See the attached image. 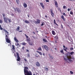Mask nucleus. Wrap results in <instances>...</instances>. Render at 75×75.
<instances>
[{
    "label": "nucleus",
    "mask_w": 75,
    "mask_h": 75,
    "mask_svg": "<svg viewBox=\"0 0 75 75\" xmlns=\"http://www.w3.org/2000/svg\"><path fill=\"white\" fill-rule=\"evenodd\" d=\"M45 37H46V38H47V36H45Z\"/></svg>",
    "instance_id": "338daca9"
},
{
    "label": "nucleus",
    "mask_w": 75,
    "mask_h": 75,
    "mask_svg": "<svg viewBox=\"0 0 75 75\" xmlns=\"http://www.w3.org/2000/svg\"><path fill=\"white\" fill-rule=\"evenodd\" d=\"M5 33V40H6V41L7 43H10V40L9 39H8V37L7 35H8V34H7V33Z\"/></svg>",
    "instance_id": "7ed1b4c3"
},
{
    "label": "nucleus",
    "mask_w": 75,
    "mask_h": 75,
    "mask_svg": "<svg viewBox=\"0 0 75 75\" xmlns=\"http://www.w3.org/2000/svg\"><path fill=\"white\" fill-rule=\"evenodd\" d=\"M70 73L71 74H74V72L72 71H70Z\"/></svg>",
    "instance_id": "4c0bfd02"
},
{
    "label": "nucleus",
    "mask_w": 75,
    "mask_h": 75,
    "mask_svg": "<svg viewBox=\"0 0 75 75\" xmlns=\"http://www.w3.org/2000/svg\"><path fill=\"white\" fill-rule=\"evenodd\" d=\"M65 48H65V49H66V50H68V47H66Z\"/></svg>",
    "instance_id": "5fc2aeb1"
},
{
    "label": "nucleus",
    "mask_w": 75,
    "mask_h": 75,
    "mask_svg": "<svg viewBox=\"0 0 75 75\" xmlns=\"http://www.w3.org/2000/svg\"><path fill=\"white\" fill-rule=\"evenodd\" d=\"M63 50H64V51H66V52H67V50H66L64 48Z\"/></svg>",
    "instance_id": "49530a36"
},
{
    "label": "nucleus",
    "mask_w": 75,
    "mask_h": 75,
    "mask_svg": "<svg viewBox=\"0 0 75 75\" xmlns=\"http://www.w3.org/2000/svg\"><path fill=\"white\" fill-rule=\"evenodd\" d=\"M61 28H62V29H63V28H64V27H63V25H62V24H61Z\"/></svg>",
    "instance_id": "e433bc0d"
},
{
    "label": "nucleus",
    "mask_w": 75,
    "mask_h": 75,
    "mask_svg": "<svg viewBox=\"0 0 75 75\" xmlns=\"http://www.w3.org/2000/svg\"><path fill=\"white\" fill-rule=\"evenodd\" d=\"M60 52L63 54H64V50L63 49H62L61 51H60Z\"/></svg>",
    "instance_id": "393cba45"
},
{
    "label": "nucleus",
    "mask_w": 75,
    "mask_h": 75,
    "mask_svg": "<svg viewBox=\"0 0 75 75\" xmlns=\"http://www.w3.org/2000/svg\"><path fill=\"white\" fill-rule=\"evenodd\" d=\"M55 5L56 7H58V3H57V2H55Z\"/></svg>",
    "instance_id": "5701e85b"
},
{
    "label": "nucleus",
    "mask_w": 75,
    "mask_h": 75,
    "mask_svg": "<svg viewBox=\"0 0 75 75\" xmlns=\"http://www.w3.org/2000/svg\"><path fill=\"white\" fill-rule=\"evenodd\" d=\"M49 56L51 59H54V57L52 56V55H50V54H49Z\"/></svg>",
    "instance_id": "2eb2a0df"
},
{
    "label": "nucleus",
    "mask_w": 75,
    "mask_h": 75,
    "mask_svg": "<svg viewBox=\"0 0 75 75\" xmlns=\"http://www.w3.org/2000/svg\"><path fill=\"white\" fill-rule=\"evenodd\" d=\"M69 54H70L68 55V54H66V57L67 58V59L65 58V57H63L66 62H68V60L69 61V62H72V61H73L72 59H74V58L71 57V55H72L74 54V52H72L70 53H69Z\"/></svg>",
    "instance_id": "f257e3e1"
},
{
    "label": "nucleus",
    "mask_w": 75,
    "mask_h": 75,
    "mask_svg": "<svg viewBox=\"0 0 75 75\" xmlns=\"http://www.w3.org/2000/svg\"><path fill=\"white\" fill-rule=\"evenodd\" d=\"M46 2H49V0H46Z\"/></svg>",
    "instance_id": "864d4df0"
},
{
    "label": "nucleus",
    "mask_w": 75,
    "mask_h": 75,
    "mask_svg": "<svg viewBox=\"0 0 75 75\" xmlns=\"http://www.w3.org/2000/svg\"><path fill=\"white\" fill-rule=\"evenodd\" d=\"M55 42H57V41H55Z\"/></svg>",
    "instance_id": "69168bd1"
},
{
    "label": "nucleus",
    "mask_w": 75,
    "mask_h": 75,
    "mask_svg": "<svg viewBox=\"0 0 75 75\" xmlns=\"http://www.w3.org/2000/svg\"><path fill=\"white\" fill-rule=\"evenodd\" d=\"M50 11H51V15L52 16V17H54V13H53V11L52 10V9L51 8L50 9Z\"/></svg>",
    "instance_id": "1a4fd4ad"
},
{
    "label": "nucleus",
    "mask_w": 75,
    "mask_h": 75,
    "mask_svg": "<svg viewBox=\"0 0 75 75\" xmlns=\"http://www.w3.org/2000/svg\"><path fill=\"white\" fill-rule=\"evenodd\" d=\"M2 15L3 17H4L6 16V15L5 14H3Z\"/></svg>",
    "instance_id": "37998d69"
},
{
    "label": "nucleus",
    "mask_w": 75,
    "mask_h": 75,
    "mask_svg": "<svg viewBox=\"0 0 75 75\" xmlns=\"http://www.w3.org/2000/svg\"><path fill=\"white\" fill-rule=\"evenodd\" d=\"M63 48H65V45H63Z\"/></svg>",
    "instance_id": "4d7b16f0"
},
{
    "label": "nucleus",
    "mask_w": 75,
    "mask_h": 75,
    "mask_svg": "<svg viewBox=\"0 0 75 75\" xmlns=\"http://www.w3.org/2000/svg\"><path fill=\"white\" fill-rule=\"evenodd\" d=\"M11 16H14V14L13 13H12L11 14Z\"/></svg>",
    "instance_id": "09e8293b"
},
{
    "label": "nucleus",
    "mask_w": 75,
    "mask_h": 75,
    "mask_svg": "<svg viewBox=\"0 0 75 75\" xmlns=\"http://www.w3.org/2000/svg\"><path fill=\"white\" fill-rule=\"evenodd\" d=\"M0 30H3L5 32V33H7V34H8V32H7V30H6L4 28H3L1 27V25L0 24Z\"/></svg>",
    "instance_id": "0eeeda50"
},
{
    "label": "nucleus",
    "mask_w": 75,
    "mask_h": 75,
    "mask_svg": "<svg viewBox=\"0 0 75 75\" xmlns=\"http://www.w3.org/2000/svg\"><path fill=\"white\" fill-rule=\"evenodd\" d=\"M28 44L30 45H34V44H33V43L32 42H29Z\"/></svg>",
    "instance_id": "aec40b11"
},
{
    "label": "nucleus",
    "mask_w": 75,
    "mask_h": 75,
    "mask_svg": "<svg viewBox=\"0 0 75 75\" xmlns=\"http://www.w3.org/2000/svg\"><path fill=\"white\" fill-rule=\"evenodd\" d=\"M25 22L26 23H27V24H28V23H30V22H29V21H28L27 20H25Z\"/></svg>",
    "instance_id": "a878e982"
},
{
    "label": "nucleus",
    "mask_w": 75,
    "mask_h": 75,
    "mask_svg": "<svg viewBox=\"0 0 75 75\" xmlns=\"http://www.w3.org/2000/svg\"><path fill=\"white\" fill-rule=\"evenodd\" d=\"M37 21H35V23H37V24H40V20L38 19H37Z\"/></svg>",
    "instance_id": "ddd939ff"
},
{
    "label": "nucleus",
    "mask_w": 75,
    "mask_h": 75,
    "mask_svg": "<svg viewBox=\"0 0 75 75\" xmlns=\"http://www.w3.org/2000/svg\"><path fill=\"white\" fill-rule=\"evenodd\" d=\"M70 13L71 15H73L74 14V13L72 11H71Z\"/></svg>",
    "instance_id": "72a5a7b5"
},
{
    "label": "nucleus",
    "mask_w": 75,
    "mask_h": 75,
    "mask_svg": "<svg viewBox=\"0 0 75 75\" xmlns=\"http://www.w3.org/2000/svg\"><path fill=\"white\" fill-rule=\"evenodd\" d=\"M21 44H22V45H25L26 44H27V43L25 42H23Z\"/></svg>",
    "instance_id": "c756f323"
},
{
    "label": "nucleus",
    "mask_w": 75,
    "mask_h": 75,
    "mask_svg": "<svg viewBox=\"0 0 75 75\" xmlns=\"http://www.w3.org/2000/svg\"><path fill=\"white\" fill-rule=\"evenodd\" d=\"M43 23H42V24L40 25L41 26H43L44 25V22H42Z\"/></svg>",
    "instance_id": "a19ab883"
},
{
    "label": "nucleus",
    "mask_w": 75,
    "mask_h": 75,
    "mask_svg": "<svg viewBox=\"0 0 75 75\" xmlns=\"http://www.w3.org/2000/svg\"><path fill=\"white\" fill-rule=\"evenodd\" d=\"M65 7H67V6H63V8H64V9L65 8Z\"/></svg>",
    "instance_id": "79ce46f5"
},
{
    "label": "nucleus",
    "mask_w": 75,
    "mask_h": 75,
    "mask_svg": "<svg viewBox=\"0 0 75 75\" xmlns=\"http://www.w3.org/2000/svg\"><path fill=\"white\" fill-rule=\"evenodd\" d=\"M23 6L25 8H26V7H27V5L25 3H23Z\"/></svg>",
    "instance_id": "f3484780"
},
{
    "label": "nucleus",
    "mask_w": 75,
    "mask_h": 75,
    "mask_svg": "<svg viewBox=\"0 0 75 75\" xmlns=\"http://www.w3.org/2000/svg\"><path fill=\"white\" fill-rule=\"evenodd\" d=\"M12 49L14 51H15V48L14 47V46L13 45H12Z\"/></svg>",
    "instance_id": "bb28decb"
},
{
    "label": "nucleus",
    "mask_w": 75,
    "mask_h": 75,
    "mask_svg": "<svg viewBox=\"0 0 75 75\" xmlns=\"http://www.w3.org/2000/svg\"><path fill=\"white\" fill-rule=\"evenodd\" d=\"M25 35L26 38H27L26 39V41H28V42H30V41H31V40H30V38L28 37V36L26 35L25 34Z\"/></svg>",
    "instance_id": "6e6552de"
},
{
    "label": "nucleus",
    "mask_w": 75,
    "mask_h": 75,
    "mask_svg": "<svg viewBox=\"0 0 75 75\" xmlns=\"http://www.w3.org/2000/svg\"><path fill=\"white\" fill-rule=\"evenodd\" d=\"M40 4L41 5V6H42V7L43 8H45V6H44V4H43V3H40Z\"/></svg>",
    "instance_id": "f8f14e48"
},
{
    "label": "nucleus",
    "mask_w": 75,
    "mask_h": 75,
    "mask_svg": "<svg viewBox=\"0 0 75 75\" xmlns=\"http://www.w3.org/2000/svg\"><path fill=\"white\" fill-rule=\"evenodd\" d=\"M52 34L53 35H55V34H56V33L55 32V31L54 30H52Z\"/></svg>",
    "instance_id": "a211bd4d"
},
{
    "label": "nucleus",
    "mask_w": 75,
    "mask_h": 75,
    "mask_svg": "<svg viewBox=\"0 0 75 75\" xmlns=\"http://www.w3.org/2000/svg\"><path fill=\"white\" fill-rule=\"evenodd\" d=\"M4 20L6 23H8V18H7L4 17Z\"/></svg>",
    "instance_id": "9d476101"
},
{
    "label": "nucleus",
    "mask_w": 75,
    "mask_h": 75,
    "mask_svg": "<svg viewBox=\"0 0 75 75\" xmlns=\"http://www.w3.org/2000/svg\"><path fill=\"white\" fill-rule=\"evenodd\" d=\"M54 24H55V25H56L57 26H58V24H57V23H56V21H55V20L54 19Z\"/></svg>",
    "instance_id": "412c9836"
},
{
    "label": "nucleus",
    "mask_w": 75,
    "mask_h": 75,
    "mask_svg": "<svg viewBox=\"0 0 75 75\" xmlns=\"http://www.w3.org/2000/svg\"><path fill=\"white\" fill-rule=\"evenodd\" d=\"M46 67H47V66H46L45 67V71H48V68Z\"/></svg>",
    "instance_id": "6ab92c4d"
},
{
    "label": "nucleus",
    "mask_w": 75,
    "mask_h": 75,
    "mask_svg": "<svg viewBox=\"0 0 75 75\" xmlns=\"http://www.w3.org/2000/svg\"><path fill=\"white\" fill-rule=\"evenodd\" d=\"M28 17H30V16L28 15Z\"/></svg>",
    "instance_id": "0e129e2a"
},
{
    "label": "nucleus",
    "mask_w": 75,
    "mask_h": 75,
    "mask_svg": "<svg viewBox=\"0 0 75 75\" xmlns=\"http://www.w3.org/2000/svg\"><path fill=\"white\" fill-rule=\"evenodd\" d=\"M14 9L15 10V12H17L18 13H21V10L20 9V8H18L16 7V8H14Z\"/></svg>",
    "instance_id": "20e7f679"
},
{
    "label": "nucleus",
    "mask_w": 75,
    "mask_h": 75,
    "mask_svg": "<svg viewBox=\"0 0 75 75\" xmlns=\"http://www.w3.org/2000/svg\"><path fill=\"white\" fill-rule=\"evenodd\" d=\"M35 56H36V58H38V55L37 56V55H35Z\"/></svg>",
    "instance_id": "6e6d98bb"
},
{
    "label": "nucleus",
    "mask_w": 75,
    "mask_h": 75,
    "mask_svg": "<svg viewBox=\"0 0 75 75\" xmlns=\"http://www.w3.org/2000/svg\"><path fill=\"white\" fill-rule=\"evenodd\" d=\"M14 40L16 42H18L19 41L18 40H17V38H16V37H15L14 38Z\"/></svg>",
    "instance_id": "4468645a"
},
{
    "label": "nucleus",
    "mask_w": 75,
    "mask_h": 75,
    "mask_svg": "<svg viewBox=\"0 0 75 75\" xmlns=\"http://www.w3.org/2000/svg\"><path fill=\"white\" fill-rule=\"evenodd\" d=\"M24 61H26V62H27V59H24Z\"/></svg>",
    "instance_id": "603ef678"
},
{
    "label": "nucleus",
    "mask_w": 75,
    "mask_h": 75,
    "mask_svg": "<svg viewBox=\"0 0 75 75\" xmlns=\"http://www.w3.org/2000/svg\"><path fill=\"white\" fill-rule=\"evenodd\" d=\"M25 21V20H23V21Z\"/></svg>",
    "instance_id": "774afa93"
},
{
    "label": "nucleus",
    "mask_w": 75,
    "mask_h": 75,
    "mask_svg": "<svg viewBox=\"0 0 75 75\" xmlns=\"http://www.w3.org/2000/svg\"><path fill=\"white\" fill-rule=\"evenodd\" d=\"M19 32H20L21 33L22 32V30H21V31H19Z\"/></svg>",
    "instance_id": "052dcab7"
},
{
    "label": "nucleus",
    "mask_w": 75,
    "mask_h": 75,
    "mask_svg": "<svg viewBox=\"0 0 75 75\" xmlns=\"http://www.w3.org/2000/svg\"><path fill=\"white\" fill-rule=\"evenodd\" d=\"M27 57L30 58V54L29 53H28L27 54Z\"/></svg>",
    "instance_id": "ea45409f"
},
{
    "label": "nucleus",
    "mask_w": 75,
    "mask_h": 75,
    "mask_svg": "<svg viewBox=\"0 0 75 75\" xmlns=\"http://www.w3.org/2000/svg\"><path fill=\"white\" fill-rule=\"evenodd\" d=\"M42 48H44L46 51H49V48L47 45H43L42 46Z\"/></svg>",
    "instance_id": "39448f33"
},
{
    "label": "nucleus",
    "mask_w": 75,
    "mask_h": 75,
    "mask_svg": "<svg viewBox=\"0 0 75 75\" xmlns=\"http://www.w3.org/2000/svg\"><path fill=\"white\" fill-rule=\"evenodd\" d=\"M3 23V20L0 19V23H1V24H2Z\"/></svg>",
    "instance_id": "f704fd0d"
},
{
    "label": "nucleus",
    "mask_w": 75,
    "mask_h": 75,
    "mask_svg": "<svg viewBox=\"0 0 75 75\" xmlns=\"http://www.w3.org/2000/svg\"><path fill=\"white\" fill-rule=\"evenodd\" d=\"M8 20L9 23H10L11 22V19L8 18Z\"/></svg>",
    "instance_id": "2f4dec72"
},
{
    "label": "nucleus",
    "mask_w": 75,
    "mask_h": 75,
    "mask_svg": "<svg viewBox=\"0 0 75 75\" xmlns=\"http://www.w3.org/2000/svg\"><path fill=\"white\" fill-rule=\"evenodd\" d=\"M74 50V48H73L72 47L70 48V50H71V51H72V50Z\"/></svg>",
    "instance_id": "58836bf2"
},
{
    "label": "nucleus",
    "mask_w": 75,
    "mask_h": 75,
    "mask_svg": "<svg viewBox=\"0 0 75 75\" xmlns=\"http://www.w3.org/2000/svg\"><path fill=\"white\" fill-rule=\"evenodd\" d=\"M32 37H33V38H35V37L34 36H32Z\"/></svg>",
    "instance_id": "bf43d9fd"
},
{
    "label": "nucleus",
    "mask_w": 75,
    "mask_h": 75,
    "mask_svg": "<svg viewBox=\"0 0 75 75\" xmlns=\"http://www.w3.org/2000/svg\"><path fill=\"white\" fill-rule=\"evenodd\" d=\"M26 52H29V50H26Z\"/></svg>",
    "instance_id": "8fccbe9b"
},
{
    "label": "nucleus",
    "mask_w": 75,
    "mask_h": 75,
    "mask_svg": "<svg viewBox=\"0 0 75 75\" xmlns=\"http://www.w3.org/2000/svg\"><path fill=\"white\" fill-rule=\"evenodd\" d=\"M16 45V46H18V45L19 47H20V44H19V43H17Z\"/></svg>",
    "instance_id": "c9c22d12"
},
{
    "label": "nucleus",
    "mask_w": 75,
    "mask_h": 75,
    "mask_svg": "<svg viewBox=\"0 0 75 75\" xmlns=\"http://www.w3.org/2000/svg\"><path fill=\"white\" fill-rule=\"evenodd\" d=\"M16 1L18 4H19L20 3V1L19 0H16Z\"/></svg>",
    "instance_id": "b1692460"
},
{
    "label": "nucleus",
    "mask_w": 75,
    "mask_h": 75,
    "mask_svg": "<svg viewBox=\"0 0 75 75\" xmlns=\"http://www.w3.org/2000/svg\"><path fill=\"white\" fill-rule=\"evenodd\" d=\"M63 15L64 16H66V14H65V13H63Z\"/></svg>",
    "instance_id": "de8ad7c7"
},
{
    "label": "nucleus",
    "mask_w": 75,
    "mask_h": 75,
    "mask_svg": "<svg viewBox=\"0 0 75 75\" xmlns=\"http://www.w3.org/2000/svg\"><path fill=\"white\" fill-rule=\"evenodd\" d=\"M43 41H44V42H47V40H46L45 39H43Z\"/></svg>",
    "instance_id": "7c9ffc66"
},
{
    "label": "nucleus",
    "mask_w": 75,
    "mask_h": 75,
    "mask_svg": "<svg viewBox=\"0 0 75 75\" xmlns=\"http://www.w3.org/2000/svg\"><path fill=\"white\" fill-rule=\"evenodd\" d=\"M54 38L55 39V40H57L58 38V35H56L55 37H54Z\"/></svg>",
    "instance_id": "c85d7f7f"
},
{
    "label": "nucleus",
    "mask_w": 75,
    "mask_h": 75,
    "mask_svg": "<svg viewBox=\"0 0 75 75\" xmlns=\"http://www.w3.org/2000/svg\"><path fill=\"white\" fill-rule=\"evenodd\" d=\"M61 18L63 19V21H65V18H64V16L62 15Z\"/></svg>",
    "instance_id": "dca6fc26"
},
{
    "label": "nucleus",
    "mask_w": 75,
    "mask_h": 75,
    "mask_svg": "<svg viewBox=\"0 0 75 75\" xmlns=\"http://www.w3.org/2000/svg\"><path fill=\"white\" fill-rule=\"evenodd\" d=\"M71 10V9H70V8H68L67 10L68 11H69L70 10Z\"/></svg>",
    "instance_id": "c03bdc74"
},
{
    "label": "nucleus",
    "mask_w": 75,
    "mask_h": 75,
    "mask_svg": "<svg viewBox=\"0 0 75 75\" xmlns=\"http://www.w3.org/2000/svg\"><path fill=\"white\" fill-rule=\"evenodd\" d=\"M20 30V27L18 26L17 28V29H16V30H17V31H18V30Z\"/></svg>",
    "instance_id": "473e14b6"
},
{
    "label": "nucleus",
    "mask_w": 75,
    "mask_h": 75,
    "mask_svg": "<svg viewBox=\"0 0 75 75\" xmlns=\"http://www.w3.org/2000/svg\"><path fill=\"white\" fill-rule=\"evenodd\" d=\"M42 55H44V56H45V53H43L42 54Z\"/></svg>",
    "instance_id": "13d9d810"
},
{
    "label": "nucleus",
    "mask_w": 75,
    "mask_h": 75,
    "mask_svg": "<svg viewBox=\"0 0 75 75\" xmlns=\"http://www.w3.org/2000/svg\"><path fill=\"white\" fill-rule=\"evenodd\" d=\"M14 55L15 57H16V55L15 54H14Z\"/></svg>",
    "instance_id": "e2e57ef3"
},
{
    "label": "nucleus",
    "mask_w": 75,
    "mask_h": 75,
    "mask_svg": "<svg viewBox=\"0 0 75 75\" xmlns=\"http://www.w3.org/2000/svg\"><path fill=\"white\" fill-rule=\"evenodd\" d=\"M22 49L23 50H24V47L23 46L22 47Z\"/></svg>",
    "instance_id": "a18cd8bd"
},
{
    "label": "nucleus",
    "mask_w": 75,
    "mask_h": 75,
    "mask_svg": "<svg viewBox=\"0 0 75 75\" xmlns=\"http://www.w3.org/2000/svg\"><path fill=\"white\" fill-rule=\"evenodd\" d=\"M16 54H17V61H20L21 59L20 57V56H19V54H18V52H17L16 53Z\"/></svg>",
    "instance_id": "423d86ee"
},
{
    "label": "nucleus",
    "mask_w": 75,
    "mask_h": 75,
    "mask_svg": "<svg viewBox=\"0 0 75 75\" xmlns=\"http://www.w3.org/2000/svg\"><path fill=\"white\" fill-rule=\"evenodd\" d=\"M71 1H75V0H71Z\"/></svg>",
    "instance_id": "680f3d73"
},
{
    "label": "nucleus",
    "mask_w": 75,
    "mask_h": 75,
    "mask_svg": "<svg viewBox=\"0 0 75 75\" xmlns=\"http://www.w3.org/2000/svg\"><path fill=\"white\" fill-rule=\"evenodd\" d=\"M38 50L39 51V50H40V51H42V49H41V47H40L38 48Z\"/></svg>",
    "instance_id": "cd10ccee"
},
{
    "label": "nucleus",
    "mask_w": 75,
    "mask_h": 75,
    "mask_svg": "<svg viewBox=\"0 0 75 75\" xmlns=\"http://www.w3.org/2000/svg\"><path fill=\"white\" fill-rule=\"evenodd\" d=\"M36 52H38V53L40 55H42V52H39V51H37Z\"/></svg>",
    "instance_id": "4be33fe9"
},
{
    "label": "nucleus",
    "mask_w": 75,
    "mask_h": 75,
    "mask_svg": "<svg viewBox=\"0 0 75 75\" xmlns=\"http://www.w3.org/2000/svg\"><path fill=\"white\" fill-rule=\"evenodd\" d=\"M28 67H24V72L25 75H32V73L31 71H28Z\"/></svg>",
    "instance_id": "f03ea898"
},
{
    "label": "nucleus",
    "mask_w": 75,
    "mask_h": 75,
    "mask_svg": "<svg viewBox=\"0 0 75 75\" xmlns=\"http://www.w3.org/2000/svg\"><path fill=\"white\" fill-rule=\"evenodd\" d=\"M45 17L46 18H48V16H47L46 15L45 16Z\"/></svg>",
    "instance_id": "3c124183"
},
{
    "label": "nucleus",
    "mask_w": 75,
    "mask_h": 75,
    "mask_svg": "<svg viewBox=\"0 0 75 75\" xmlns=\"http://www.w3.org/2000/svg\"><path fill=\"white\" fill-rule=\"evenodd\" d=\"M36 66H37V67H40V64L39 62H37L36 63Z\"/></svg>",
    "instance_id": "9b49d317"
}]
</instances>
